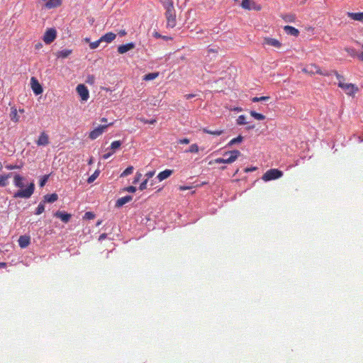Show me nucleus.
Segmentation results:
<instances>
[{"label":"nucleus","instance_id":"1","mask_svg":"<svg viewBox=\"0 0 363 363\" xmlns=\"http://www.w3.org/2000/svg\"><path fill=\"white\" fill-rule=\"evenodd\" d=\"M26 178L21 176L18 174H16L13 177V184L14 185L19 188L18 191H16L14 194V198H22V199H29L35 191V184L34 182H31L29 184L27 185L26 188L24 181Z\"/></svg>","mask_w":363,"mask_h":363},{"label":"nucleus","instance_id":"2","mask_svg":"<svg viewBox=\"0 0 363 363\" xmlns=\"http://www.w3.org/2000/svg\"><path fill=\"white\" fill-rule=\"evenodd\" d=\"M230 155V157L228 158H217L215 160V162L216 164H230L235 162L238 157L241 155V152L238 150H234L231 151L225 152L223 154V156H227Z\"/></svg>","mask_w":363,"mask_h":363},{"label":"nucleus","instance_id":"3","mask_svg":"<svg viewBox=\"0 0 363 363\" xmlns=\"http://www.w3.org/2000/svg\"><path fill=\"white\" fill-rule=\"evenodd\" d=\"M283 176V172L278 169H270L262 176V179L265 182L277 179Z\"/></svg>","mask_w":363,"mask_h":363},{"label":"nucleus","instance_id":"4","mask_svg":"<svg viewBox=\"0 0 363 363\" xmlns=\"http://www.w3.org/2000/svg\"><path fill=\"white\" fill-rule=\"evenodd\" d=\"M164 16L167 19V28H174L177 25L176 11L174 8L167 10L164 13Z\"/></svg>","mask_w":363,"mask_h":363},{"label":"nucleus","instance_id":"5","mask_svg":"<svg viewBox=\"0 0 363 363\" xmlns=\"http://www.w3.org/2000/svg\"><path fill=\"white\" fill-rule=\"evenodd\" d=\"M57 38V30L55 28H48L43 38V41L47 45L51 44Z\"/></svg>","mask_w":363,"mask_h":363},{"label":"nucleus","instance_id":"6","mask_svg":"<svg viewBox=\"0 0 363 363\" xmlns=\"http://www.w3.org/2000/svg\"><path fill=\"white\" fill-rule=\"evenodd\" d=\"M113 125V123H110L108 125H101L94 129L92 131L90 132L89 138L91 140H95L98 137H99L106 129L108 126H111Z\"/></svg>","mask_w":363,"mask_h":363},{"label":"nucleus","instance_id":"7","mask_svg":"<svg viewBox=\"0 0 363 363\" xmlns=\"http://www.w3.org/2000/svg\"><path fill=\"white\" fill-rule=\"evenodd\" d=\"M76 90L79 96L81 97L82 101H86L88 100L89 97V92L87 87L84 84H78Z\"/></svg>","mask_w":363,"mask_h":363},{"label":"nucleus","instance_id":"8","mask_svg":"<svg viewBox=\"0 0 363 363\" xmlns=\"http://www.w3.org/2000/svg\"><path fill=\"white\" fill-rule=\"evenodd\" d=\"M30 86L33 93L36 96L41 94L43 91L42 85L40 84L38 79L35 77H32L30 79Z\"/></svg>","mask_w":363,"mask_h":363},{"label":"nucleus","instance_id":"9","mask_svg":"<svg viewBox=\"0 0 363 363\" xmlns=\"http://www.w3.org/2000/svg\"><path fill=\"white\" fill-rule=\"evenodd\" d=\"M338 86L342 89L348 95H352L358 91V88L353 84L338 83Z\"/></svg>","mask_w":363,"mask_h":363},{"label":"nucleus","instance_id":"10","mask_svg":"<svg viewBox=\"0 0 363 363\" xmlns=\"http://www.w3.org/2000/svg\"><path fill=\"white\" fill-rule=\"evenodd\" d=\"M241 6L247 10L259 11L261 9L260 5L257 4L252 0H242Z\"/></svg>","mask_w":363,"mask_h":363},{"label":"nucleus","instance_id":"11","mask_svg":"<svg viewBox=\"0 0 363 363\" xmlns=\"http://www.w3.org/2000/svg\"><path fill=\"white\" fill-rule=\"evenodd\" d=\"M54 216L60 218L61 221H62L65 223H68L71 218L72 215L66 211H57L54 213Z\"/></svg>","mask_w":363,"mask_h":363},{"label":"nucleus","instance_id":"12","mask_svg":"<svg viewBox=\"0 0 363 363\" xmlns=\"http://www.w3.org/2000/svg\"><path fill=\"white\" fill-rule=\"evenodd\" d=\"M262 44L273 46L277 48H280L281 46V43L278 40L269 37L264 38Z\"/></svg>","mask_w":363,"mask_h":363},{"label":"nucleus","instance_id":"13","mask_svg":"<svg viewBox=\"0 0 363 363\" xmlns=\"http://www.w3.org/2000/svg\"><path fill=\"white\" fill-rule=\"evenodd\" d=\"M135 44L134 43H129L125 45H121L118 47V52L120 54H124L129 50L134 49Z\"/></svg>","mask_w":363,"mask_h":363},{"label":"nucleus","instance_id":"14","mask_svg":"<svg viewBox=\"0 0 363 363\" xmlns=\"http://www.w3.org/2000/svg\"><path fill=\"white\" fill-rule=\"evenodd\" d=\"M303 70L310 74L320 73V68L315 64H311L306 66V67H305Z\"/></svg>","mask_w":363,"mask_h":363},{"label":"nucleus","instance_id":"15","mask_svg":"<svg viewBox=\"0 0 363 363\" xmlns=\"http://www.w3.org/2000/svg\"><path fill=\"white\" fill-rule=\"evenodd\" d=\"M18 245L21 248L27 247L30 243V238L29 235H21L18 238Z\"/></svg>","mask_w":363,"mask_h":363},{"label":"nucleus","instance_id":"16","mask_svg":"<svg viewBox=\"0 0 363 363\" xmlns=\"http://www.w3.org/2000/svg\"><path fill=\"white\" fill-rule=\"evenodd\" d=\"M132 199L133 196L130 195H127L125 196L121 197L116 201L115 206L116 208H121L125 203L131 201Z\"/></svg>","mask_w":363,"mask_h":363},{"label":"nucleus","instance_id":"17","mask_svg":"<svg viewBox=\"0 0 363 363\" xmlns=\"http://www.w3.org/2000/svg\"><path fill=\"white\" fill-rule=\"evenodd\" d=\"M37 145L39 146H45L48 145L49 143V137L48 135L45 133L43 132L39 136L37 142Z\"/></svg>","mask_w":363,"mask_h":363},{"label":"nucleus","instance_id":"18","mask_svg":"<svg viewBox=\"0 0 363 363\" xmlns=\"http://www.w3.org/2000/svg\"><path fill=\"white\" fill-rule=\"evenodd\" d=\"M174 172V170L172 169H167L161 172H160L158 174V175L157 176V179L160 181V182H162L163 181L164 179H167L168 177H169Z\"/></svg>","mask_w":363,"mask_h":363},{"label":"nucleus","instance_id":"19","mask_svg":"<svg viewBox=\"0 0 363 363\" xmlns=\"http://www.w3.org/2000/svg\"><path fill=\"white\" fill-rule=\"evenodd\" d=\"M58 199V195L56 194V193H53V194H48L46 195H45L43 196V201L45 203H52L54 202H55L56 201H57Z\"/></svg>","mask_w":363,"mask_h":363},{"label":"nucleus","instance_id":"20","mask_svg":"<svg viewBox=\"0 0 363 363\" xmlns=\"http://www.w3.org/2000/svg\"><path fill=\"white\" fill-rule=\"evenodd\" d=\"M284 31L290 35L298 36L299 35V31L296 28L291 26H286L284 27Z\"/></svg>","mask_w":363,"mask_h":363},{"label":"nucleus","instance_id":"21","mask_svg":"<svg viewBox=\"0 0 363 363\" xmlns=\"http://www.w3.org/2000/svg\"><path fill=\"white\" fill-rule=\"evenodd\" d=\"M62 4V0H48L45 3V7L47 9H53L60 6Z\"/></svg>","mask_w":363,"mask_h":363},{"label":"nucleus","instance_id":"22","mask_svg":"<svg viewBox=\"0 0 363 363\" xmlns=\"http://www.w3.org/2000/svg\"><path fill=\"white\" fill-rule=\"evenodd\" d=\"M116 35L115 33L110 32L106 33L100 38L102 42L111 43L116 38Z\"/></svg>","mask_w":363,"mask_h":363},{"label":"nucleus","instance_id":"23","mask_svg":"<svg viewBox=\"0 0 363 363\" xmlns=\"http://www.w3.org/2000/svg\"><path fill=\"white\" fill-rule=\"evenodd\" d=\"M348 15L352 19L363 23V12L349 13Z\"/></svg>","mask_w":363,"mask_h":363},{"label":"nucleus","instance_id":"24","mask_svg":"<svg viewBox=\"0 0 363 363\" xmlns=\"http://www.w3.org/2000/svg\"><path fill=\"white\" fill-rule=\"evenodd\" d=\"M9 115L12 121L18 122L19 121V116L18 115V111L16 107H11Z\"/></svg>","mask_w":363,"mask_h":363},{"label":"nucleus","instance_id":"25","mask_svg":"<svg viewBox=\"0 0 363 363\" xmlns=\"http://www.w3.org/2000/svg\"><path fill=\"white\" fill-rule=\"evenodd\" d=\"M72 50H68V49H65V50H60L59 52H57V57L58 58H67L69 57V55L70 54H72Z\"/></svg>","mask_w":363,"mask_h":363},{"label":"nucleus","instance_id":"26","mask_svg":"<svg viewBox=\"0 0 363 363\" xmlns=\"http://www.w3.org/2000/svg\"><path fill=\"white\" fill-rule=\"evenodd\" d=\"M244 138L242 135H238L237 138L232 139L226 145L227 147H231L233 145L239 144L243 141Z\"/></svg>","mask_w":363,"mask_h":363},{"label":"nucleus","instance_id":"27","mask_svg":"<svg viewBox=\"0 0 363 363\" xmlns=\"http://www.w3.org/2000/svg\"><path fill=\"white\" fill-rule=\"evenodd\" d=\"M160 73L158 72H150L145 74L143 77V79L145 81H150L156 79L159 76Z\"/></svg>","mask_w":363,"mask_h":363},{"label":"nucleus","instance_id":"28","mask_svg":"<svg viewBox=\"0 0 363 363\" xmlns=\"http://www.w3.org/2000/svg\"><path fill=\"white\" fill-rule=\"evenodd\" d=\"M160 2L166 11L174 8L172 0H160Z\"/></svg>","mask_w":363,"mask_h":363},{"label":"nucleus","instance_id":"29","mask_svg":"<svg viewBox=\"0 0 363 363\" xmlns=\"http://www.w3.org/2000/svg\"><path fill=\"white\" fill-rule=\"evenodd\" d=\"M252 117L258 121H262L265 118V116L262 113H257L255 111H250V112Z\"/></svg>","mask_w":363,"mask_h":363},{"label":"nucleus","instance_id":"30","mask_svg":"<svg viewBox=\"0 0 363 363\" xmlns=\"http://www.w3.org/2000/svg\"><path fill=\"white\" fill-rule=\"evenodd\" d=\"M45 202H44L43 200L40 202L38 206L35 209V215H40L41 213H43L45 211Z\"/></svg>","mask_w":363,"mask_h":363},{"label":"nucleus","instance_id":"31","mask_svg":"<svg viewBox=\"0 0 363 363\" xmlns=\"http://www.w3.org/2000/svg\"><path fill=\"white\" fill-rule=\"evenodd\" d=\"M133 166H128L121 174V177H125L130 174H131L133 172Z\"/></svg>","mask_w":363,"mask_h":363},{"label":"nucleus","instance_id":"32","mask_svg":"<svg viewBox=\"0 0 363 363\" xmlns=\"http://www.w3.org/2000/svg\"><path fill=\"white\" fill-rule=\"evenodd\" d=\"M50 177V174H45V175L43 176L39 180V186L40 187H43L48 182Z\"/></svg>","mask_w":363,"mask_h":363},{"label":"nucleus","instance_id":"33","mask_svg":"<svg viewBox=\"0 0 363 363\" xmlns=\"http://www.w3.org/2000/svg\"><path fill=\"white\" fill-rule=\"evenodd\" d=\"M203 133L214 135H220L223 133V130H211L208 128H205L203 129Z\"/></svg>","mask_w":363,"mask_h":363},{"label":"nucleus","instance_id":"34","mask_svg":"<svg viewBox=\"0 0 363 363\" xmlns=\"http://www.w3.org/2000/svg\"><path fill=\"white\" fill-rule=\"evenodd\" d=\"M121 145H122V143L120 140H115V141L112 142V143L111 145V149L114 152V151H116V150H118L121 147Z\"/></svg>","mask_w":363,"mask_h":363},{"label":"nucleus","instance_id":"35","mask_svg":"<svg viewBox=\"0 0 363 363\" xmlns=\"http://www.w3.org/2000/svg\"><path fill=\"white\" fill-rule=\"evenodd\" d=\"M99 173H100L99 170H96L94 172V173L88 178L87 182L89 184L94 182L95 181V179L99 177Z\"/></svg>","mask_w":363,"mask_h":363},{"label":"nucleus","instance_id":"36","mask_svg":"<svg viewBox=\"0 0 363 363\" xmlns=\"http://www.w3.org/2000/svg\"><path fill=\"white\" fill-rule=\"evenodd\" d=\"M270 99L269 96H261V97H253L252 99V102H263V101H267Z\"/></svg>","mask_w":363,"mask_h":363},{"label":"nucleus","instance_id":"37","mask_svg":"<svg viewBox=\"0 0 363 363\" xmlns=\"http://www.w3.org/2000/svg\"><path fill=\"white\" fill-rule=\"evenodd\" d=\"M247 122L246 121V118L244 115H240L238 116L237 119V124L239 125H245Z\"/></svg>","mask_w":363,"mask_h":363},{"label":"nucleus","instance_id":"38","mask_svg":"<svg viewBox=\"0 0 363 363\" xmlns=\"http://www.w3.org/2000/svg\"><path fill=\"white\" fill-rule=\"evenodd\" d=\"M6 176L4 174L0 175V186L5 187L8 185L9 182L7 181Z\"/></svg>","mask_w":363,"mask_h":363},{"label":"nucleus","instance_id":"39","mask_svg":"<svg viewBox=\"0 0 363 363\" xmlns=\"http://www.w3.org/2000/svg\"><path fill=\"white\" fill-rule=\"evenodd\" d=\"M153 36L156 38H162L166 41L167 40H172V38L170 37V36H167V35H162L161 34H160L159 33L157 32H155L153 35Z\"/></svg>","mask_w":363,"mask_h":363},{"label":"nucleus","instance_id":"40","mask_svg":"<svg viewBox=\"0 0 363 363\" xmlns=\"http://www.w3.org/2000/svg\"><path fill=\"white\" fill-rule=\"evenodd\" d=\"M102 41L101 40V38H99L98 40L95 41V42H93V43H91L89 44V48L91 49V50H94L96 48H97L100 43H101Z\"/></svg>","mask_w":363,"mask_h":363},{"label":"nucleus","instance_id":"41","mask_svg":"<svg viewBox=\"0 0 363 363\" xmlns=\"http://www.w3.org/2000/svg\"><path fill=\"white\" fill-rule=\"evenodd\" d=\"M188 152L191 153H196L199 152V146L196 144H192L188 150Z\"/></svg>","mask_w":363,"mask_h":363},{"label":"nucleus","instance_id":"42","mask_svg":"<svg viewBox=\"0 0 363 363\" xmlns=\"http://www.w3.org/2000/svg\"><path fill=\"white\" fill-rule=\"evenodd\" d=\"M86 82L89 84H94L95 83V77L92 74H89L86 77Z\"/></svg>","mask_w":363,"mask_h":363},{"label":"nucleus","instance_id":"43","mask_svg":"<svg viewBox=\"0 0 363 363\" xmlns=\"http://www.w3.org/2000/svg\"><path fill=\"white\" fill-rule=\"evenodd\" d=\"M346 50L352 57H357V55L359 54V52L353 48H347Z\"/></svg>","mask_w":363,"mask_h":363},{"label":"nucleus","instance_id":"44","mask_svg":"<svg viewBox=\"0 0 363 363\" xmlns=\"http://www.w3.org/2000/svg\"><path fill=\"white\" fill-rule=\"evenodd\" d=\"M331 72H333L336 76L337 79L338 80V83L343 82V76L340 75L336 70H331Z\"/></svg>","mask_w":363,"mask_h":363},{"label":"nucleus","instance_id":"45","mask_svg":"<svg viewBox=\"0 0 363 363\" xmlns=\"http://www.w3.org/2000/svg\"><path fill=\"white\" fill-rule=\"evenodd\" d=\"M94 217H95V214L91 211L86 212L84 216V218L88 219V220L93 219V218H94Z\"/></svg>","mask_w":363,"mask_h":363},{"label":"nucleus","instance_id":"46","mask_svg":"<svg viewBox=\"0 0 363 363\" xmlns=\"http://www.w3.org/2000/svg\"><path fill=\"white\" fill-rule=\"evenodd\" d=\"M137 189L134 186H129L128 187H125L123 189V191L130 192V193H135Z\"/></svg>","mask_w":363,"mask_h":363},{"label":"nucleus","instance_id":"47","mask_svg":"<svg viewBox=\"0 0 363 363\" xmlns=\"http://www.w3.org/2000/svg\"><path fill=\"white\" fill-rule=\"evenodd\" d=\"M140 120H141V121H143L144 123H146V124H152V125H153V124H155L157 122L156 119H155V118H152V119H150V120L145 119V118H141Z\"/></svg>","mask_w":363,"mask_h":363},{"label":"nucleus","instance_id":"48","mask_svg":"<svg viewBox=\"0 0 363 363\" xmlns=\"http://www.w3.org/2000/svg\"><path fill=\"white\" fill-rule=\"evenodd\" d=\"M21 167H22V164L21 165L6 164L5 167L9 170H12V169H21Z\"/></svg>","mask_w":363,"mask_h":363},{"label":"nucleus","instance_id":"49","mask_svg":"<svg viewBox=\"0 0 363 363\" xmlns=\"http://www.w3.org/2000/svg\"><path fill=\"white\" fill-rule=\"evenodd\" d=\"M142 176V174L138 172L135 176L133 183L136 184L140 180Z\"/></svg>","mask_w":363,"mask_h":363},{"label":"nucleus","instance_id":"50","mask_svg":"<svg viewBox=\"0 0 363 363\" xmlns=\"http://www.w3.org/2000/svg\"><path fill=\"white\" fill-rule=\"evenodd\" d=\"M147 182H148V180L147 179H145L140 184V186H139V189L141 190V191H143L145 189H147Z\"/></svg>","mask_w":363,"mask_h":363},{"label":"nucleus","instance_id":"51","mask_svg":"<svg viewBox=\"0 0 363 363\" xmlns=\"http://www.w3.org/2000/svg\"><path fill=\"white\" fill-rule=\"evenodd\" d=\"M332 74H333V73L331 72V71H330V72L326 71V70L323 71L321 69H320V73H318V74L323 75V76H330Z\"/></svg>","mask_w":363,"mask_h":363},{"label":"nucleus","instance_id":"52","mask_svg":"<svg viewBox=\"0 0 363 363\" xmlns=\"http://www.w3.org/2000/svg\"><path fill=\"white\" fill-rule=\"evenodd\" d=\"M155 174V171H151V172H148L145 174V177H147L146 179H149L150 178H152Z\"/></svg>","mask_w":363,"mask_h":363},{"label":"nucleus","instance_id":"53","mask_svg":"<svg viewBox=\"0 0 363 363\" xmlns=\"http://www.w3.org/2000/svg\"><path fill=\"white\" fill-rule=\"evenodd\" d=\"M190 142V140L188 139V138H182L181 140H179V143L180 144H189Z\"/></svg>","mask_w":363,"mask_h":363},{"label":"nucleus","instance_id":"54","mask_svg":"<svg viewBox=\"0 0 363 363\" xmlns=\"http://www.w3.org/2000/svg\"><path fill=\"white\" fill-rule=\"evenodd\" d=\"M257 169V168L255 167H247L245 169V172H253V171H255Z\"/></svg>","mask_w":363,"mask_h":363},{"label":"nucleus","instance_id":"55","mask_svg":"<svg viewBox=\"0 0 363 363\" xmlns=\"http://www.w3.org/2000/svg\"><path fill=\"white\" fill-rule=\"evenodd\" d=\"M113 154V152H108L106 154H104L103 155V158L104 160H107L108 158H109Z\"/></svg>","mask_w":363,"mask_h":363},{"label":"nucleus","instance_id":"56","mask_svg":"<svg viewBox=\"0 0 363 363\" xmlns=\"http://www.w3.org/2000/svg\"><path fill=\"white\" fill-rule=\"evenodd\" d=\"M184 96H185V98H186V99H188V100H189V99H192V98L195 97V96H196V94H186Z\"/></svg>","mask_w":363,"mask_h":363},{"label":"nucleus","instance_id":"57","mask_svg":"<svg viewBox=\"0 0 363 363\" xmlns=\"http://www.w3.org/2000/svg\"><path fill=\"white\" fill-rule=\"evenodd\" d=\"M118 35L122 37V36H125L127 33L125 30H121L118 33Z\"/></svg>","mask_w":363,"mask_h":363},{"label":"nucleus","instance_id":"58","mask_svg":"<svg viewBox=\"0 0 363 363\" xmlns=\"http://www.w3.org/2000/svg\"><path fill=\"white\" fill-rule=\"evenodd\" d=\"M230 110L233 111L240 112V111H242V108L240 107H234V108H230Z\"/></svg>","mask_w":363,"mask_h":363},{"label":"nucleus","instance_id":"59","mask_svg":"<svg viewBox=\"0 0 363 363\" xmlns=\"http://www.w3.org/2000/svg\"><path fill=\"white\" fill-rule=\"evenodd\" d=\"M359 60L363 62V52H359V54L357 57Z\"/></svg>","mask_w":363,"mask_h":363},{"label":"nucleus","instance_id":"60","mask_svg":"<svg viewBox=\"0 0 363 363\" xmlns=\"http://www.w3.org/2000/svg\"><path fill=\"white\" fill-rule=\"evenodd\" d=\"M106 236H107V235L106 233H103V234L100 235L99 240H104L106 238Z\"/></svg>","mask_w":363,"mask_h":363},{"label":"nucleus","instance_id":"61","mask_svg":"<svg viewBox=\"0 0 363 363\" xmlns=\"http://www.w3.org/2000/svg\"><path fill=\"white\" fill-rule=\"evenodd\" d=\"M254 128H255V125H250L246 127V130H252Z\"/></svg>","mask_w":363,"mask_h":363},{"label":"nucleus","instance_id":"62","mask_svg":"<svg viewBox=\"0 0 363 363\" xmlns=\"http://www.w3.org/2000/svg\"><path fill=\"white\" fill-rule=\"evenodd\" d=\"M4 175L6 176V179H8L9 178L12 177L13 172H10V173H8V174H4Z\"/></svg>","mask_w":363,"mask_h":363},{"label":"nucleus","instance_id":"63","mask_svg":"<svg viewBox=\"0 0 363 363\" xmlns=\"http://www.w3.org/2000/svg\"><path fill=\"white\" fill-rule=\"evenodd\" d=\"M7 264L6 262H0V268L6 267Z\"/></svg>","mask_w":363,"mask_h":363},{"label":"nucleus","instance_id":"64","mask_svg":"<svg viewBox=\"0 0 363 363\" xmlns=\"http://www.w3.org/2000/svg\"><path fill=\"white\" fill-rule=\"evenodd\" d=\"M43 45L41 43H38L35 45V49L38 50L40 49V48H42Z\"/></svg>","mask_w":363,"mask_h":363}]
</instances>
